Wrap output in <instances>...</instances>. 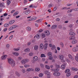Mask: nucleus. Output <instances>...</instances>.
<instances>
[{
  "label": "nucleus",
  "mask_w": 78,
  "mask_h": 78,
  "mask_svg": "<svg viewBox=\"0 0 78 78\" xmlns=\"http://www.w3.org/2000/svg\"><path fill=\"white\" fill-rule=\"evenodd\" d=\"M8 62L9 64H11L12 67H14L15 66V62L12 59H8Z\"/></svg>",
  "instance_id": "nucleus-1"
},
{
  "label": "nucleus",
  "mask_w": 78,
  "mask_h": 78,
  "mask_svg": "<svg viewBox=\"0 0 78 78\" xmlns=\"http://www.w3.org/2000/svg\"><path fill=\"white\" fill-rule=\"evenodd\" d=\"M29 60L28 59L26 58V59H24L22 60L21 63L22 64H25L27 62H28Z\"/></svg>",
  "instance_id": "nucleus-2"
},
{
  "label": "nucleus",
  "mask_w": 78,
  "mask_h": 78,
  "mask_svg": "<svg viewBox=\"0 0 78 78\" xmlns=\"http://www.w3.org/2000/svg\"><path fill=\"white\" fill-rule=\"evenodd\" d=\"M48 56H49V59L50 60H51L53 59V57H52V54L51 52H49L48 54Z\"/></svg>",
  "instance_id": "nucleus-3"
},
{
  "label": "nucleus",
  "mask_w": 78,
  "mask_h": 78,
  "mask_svg": "<svg viewBox=\"0 0 78 78\" xmlns=\"http://www.w3.org/2000/svg\"><path fill=\"white\" fill-rule=\"evenodd\" d=\"M72 44L75 45V44H77V43H78V40H77L76 39H73V40L72 41Z\"/></svg>",
  "instance_id": "nucleus-4"
},
{
  "label": "nucleus",
  "mask_w": 78,
  "mask_h": 78,
  "mask_svg": "<svg viewBox=\"0 0 78 78\" xmlns=\"http://www.w3.org/2000/svg\"><path fill=\"white\" fill-rule=\"evenodd\" d=\"M37 19V17H33L30 19H29L28 20V22H30V21H32L33 20H35L36 19Z\"/></svg>",
  "instance_id": "nucleus-5"
},
{
  "label": "nucleus",
  "mask_w": 78,
  "mask_h": 78,
  "mask_svg": "<svg viewBox=\"0 0 78 78\" xmlns=\"http://www.w3.org/2000/svg\"><path fill=\"white\" fill-rule=\"evenodd\" d=\"M72 51L73 52H76L78 51V48H76V47H75L73 48H72Z\"/></svg>",
  "instance_id": "nucleus-6"
},
{
  "label": "nucleus",
  "mask_w": 78,
  "mask_h": 78,
  "mask_svg": "<svg viewBox=\"0 0 78 78\" xmlns=\"http://www.w3.org/2000/svg\"><path fill=\"white\" fill-rule=\"evenodd\" d=\"M8 57V55H2L1 57V59L2 60H5V59H6V58Z\"/></svg>",
  "instance_id": "nucleus-7"
},
{
  "label": "nucleus",
  "mask_w": 78,
  "mask_h": 78,
  "mask_svg": "<svg viewBox=\"0 0 78 78\" xmlns=\"http://www.w3.org/2000/svg\"><path fill=\"white\" fill-rule=\"evenodd\" d=\"M53 75L55 76H60V73L58 72L54 73H53Z\"/></svg>",
  "instance_id": "nucleus-8"
},
{
  "label": "nucleus",
  "mask_w": 78,
  "mask_h": 78,
  "mask_svg": "<svg viewBox=\"0 0 78 78\" xmlns=\"http://www.w3.org/2000/svg\"><path fill=\"white\" fill-rule=\"evenodd\" d=\"M66 64L65 63H64L63 65H62L61 66V69H65L66 68Z\"/></svg>",
  "instance_id": "nucleus-9"
},
{
  "label": "nucleus",
  "mask_w": 78,
  "mask_h": 78,
  "mask_svg": "<svg viewBox=\"0 0 78 78\" xmlns=\"http://www.w3.org/2000/svg\"><path fill=\"white\" fill-rule=\"evenodd\" d=\"M68 56L70 60H71L72 61H73V57H72V55H68Z\"/></svg>",
  "instance_id": "nucleus-10"
},
{
  "label": "nucleus",
  "mask_w": 78,
  "mask_h": 78,
  "mask_svg": "<svg viewBox=\"0 0 78 78\" xmlns=\"http://www.w3.org/2000/svg\"><path fill=\"white\" fill-rule=\"evenodd\" d=\"M33 59L34 61H36L38 60V57L37 56H35L33 57Z\"/></svg>",
  "instance_id": "nucleus-11"
},
{
  "label": "nucleus",
  "mask_w": 78,
  "mask_h": 78,
  "mask_svg": "<svg viewBox=\"0 0 78 78\" xmlns=\"http://www.w3.org/2000/svg\"><path fill=\"white\" fill-rule=\"evenodd\" d=\"M44 32L47 36H49L50 35V32L48 30H46L44 31Z\"/></svg>",
  "instance_id": "nucleus-12"
},
{
  "label": "nucleus",
  "mask_w": 78,
  "mask_h": 78,
  "mask_svg": "<svg viewBox=\"0 0 78 78\" xmlns=\"http://www.w3.org/2000/svg\"><path fill=\"white\" fill-rule=\"evenodd\" d=\"M59 58L62 60H63L64 59V55H59Z\"/></svg>",
  "instance_id": "nucleus-13"
},
{
  "label": "nucleus",
  "mask_w": 78,
  "mask_h": 78,
  "mask_svg": "<svg viewBox=\"0 0 78 78\" xmlns=\"http://www.w3.org/2000/svg\"><path fill=\"white\" fill-rule=\"evenodd\" d=\"M76 38V37L74 36H70L69 38V40H73Z\"/></svg>",
  "instance_id": "nucleus-14"
},
{
  "label": "nucleus",
  "mask_w": 78,
  "mask_h": 78,
  "mask_svg": "<svg viewBox=\"0 0 78 78\" xmlns=\"http://www.w3.org/2000/svg\"><path fill=\"white\" fill-rule=\"evenodd\" d=\"M57 27V25H53L51 27V29L53 30V29H56Z\"/></svg>",
  "instance_id": "nucleus-15"
},
{
  "label": "nucleus",
  "mask_w": 78,
  "mask_h": 78,
  "mask_svg": "<svg viewBox=\"0 0 78 78\" xmlns=\"http://www.w3.org/2000/svg\"><path fill=\"white\" fill-rule=\"evenodd\" d=\"M27 30L28 31H31V28L30 27H28L27 28Z\"/></svg>",
  "instance_id": "nucleus-16"
},
{
  "label": "nucleus",
  "mask_w": 78,
  "mask_h": 78,
  "mask_svg": "<svg viewBox=\"0 0 78 78\" xmlns=\"http://www.w3.org/2000/svg\"><path fill=\"white\" fill-rule=\"evenodd\" d=\"M70 36H75V34L73 32H70L69 33Z\"/></svg>",
  "instance_id": "nucleus-17"
},
{
  "label": "nucleus",
  "mask_w": 78,
  "mask_h": 78,
  "mask_svg": "<svg viewBox=\"0 0 78 78\" xmlns=\"http://www.w3.org/2000/svg\"><path fill=\"white\" fill-rule=\"evenodd\" d=\"M27 72H30V71H34V69L32 68H28L27 69Z\"/></svg>",
  "instance_id": "nucleus-18"
},
{
  "label": "nucleus",
  "mask_w": 78,
  "mask_h": 78,
  "mask_svg": "<svg viewBox=\"0 0 78 78\" xmlns=\"http://www.w3.org/2000/svg\"><path fill=\"white\" fill-rule=\"evenodd\" d=\"M30 13V9H28L25 11V14H29Z\"/></svg>",
  "instance_id": "nucleus-19"
},
{
  "label": "nucleus",
  "mask_w": 78,
  "mask_h": 78,
  "mask_svg": "<svg viewBox=\"0 0 78 78\" xmlns=\"http://www.w3.org/2000/svg\"><path fill=\"white\" fill-rule=\"evenodd\" d=\"M71 70H73V71H77V70H78V69L77 68H75L74 67H72L71 68Z\"/></svg>",
  "instance_id": "nucleus-20"
},
{
  "label": "nucleus",
  "mask_w": 78,
  "mask_h": 78,
  "mask_svg": "<svg viewBox=\"0 0 78 78\" xmlns=\"http://www.w3.org/2000/svg\"><path fill=\"white\" fill-rule=\"evenodd\" d=\"M15 22V21H14V20H11L9 22V24H12V23H14Z\"/></svg>",
  "instance_id": "nucleus-21"
},
{
  "label": "nucleus",
  "mask_w": 78,
  "mask_h": 78,
  "mask_svg": "<svg viewBox=\"0 0 78 78\" xmlns=\"http://www.w3.org/2000/svg\"><path fill=\"white\" fill-rule=\"evenodd\" d=\"M45 73L46 75H50V72H48V71H45Z\"/></svg>",
  "instance_id": "nucleus-22"
},
{
  "label": "nucleus",
  "mask_w": 78,
  "mask_h": 78,
  "mask_svg": "<svg viewBox=\"0 0 78 78\" xmlns=\"http://www.w3.org/2000/svg\"><path fill=\"white\" fill-rule=\"evenodd\" d=\"M12 54L13 55H15V56H19V53L17 52H13Z\"/></svg>",
  "instance_id": "nucleus-23"
},
{
  "label": "nucleus",
  "mask_w": 78,
  "mask_h": 78,
  "mask_svg": "<svg viewBox=\"0 0 78 78\" xmlns=\"http://www.w3.org/2000/svg\"><path fill=\"white\" fill-rule=\"evenodd\" d=\"M44 47V45L42 44H40V48H41V49L43 48Z\"/></svg>",
  "instance_id": "nucleus-24"
},
{
  "label": "nucleus",
  "mask_w": 78,
  "mask_h": 78,
  "mask_svg": "<svg viewBox=\"0 0 78 78\" xmlns=\"http://www.w3.org/2000/svg\"><path fill=\"white\" fill-rule=\"evenodd\" d=\"M10 3H11V1H10L9 0H7V4L8 5H10Z\"/></svg>",
  "instance_id": "nucleus-25"
},
{
  "label": "nucleus",
  "mask_w": 78,
  "mask_h": 78,
  "mask_svg": "<svg viewBox=\"0 0 78 78\" xmlns=\"http://www.w3.org/2000/svg\"><path fill=\"white\" fill-rule=\"evenodd\" d=\"M24 51L25 52H29V51H30V49L28 48H27V49H26Z\"/></svg>",
  "instance_id": "nucleus-26"
},
{
  "label": "nucleus",
  "mask_w": 78,
  "mask_h": 78,
  "mask_svg": "<svg viewBox=\"0 0 78 78\" xmlns=\"http://www.w3.org/2000/svg\"><path fill=\"white\" fill-rule=\"evenodd\" d=\"M41 58H45V55L44 54H41Z\"/></svg>",
  "instance_id": "nucleus-27"
},
{
  "label": "nucleus",
  "mask_w": 78,
  "mask_h": 78,
  "mask_svg": "<svg viewBox=\"0 0 78 78\" xmlns=\"http://www.w3.org/2000/svg\"><path fill=\"white\" fill-rule=\"evenodd\" d=\"M34 49L35 50H37L38 49V46L37 45L35 46L34 47Z\"/></svg>",
  "instance_id": "nucleus-28"
},
{
  "label": "nucleus",
  "mask_w": 78,
  "mask_h": 78,
  "mask_svg": "<svg viewBox=\"0 0 78 78\" xmlns=\"http://www.w3.org/2000/svg\"><path fill=\"white\" fill-rule=\"evenodd\" d=\"M54 72H57L59 71V69L58 68H56L54 69Z\"/></svg>",
  "instance_id": "nucleus-29"
},
{
  "label": "nucleus",
  "mask_w": 78,
  "mask_h": 78,
  "mask_svg": "<svg viewBox=\"0 0 78 78\" xmlns=\"http://www.w3.org/2000/svg\"><path fill=\"white\" fill-rule=\"evenodd\" d=\"M72 11H78V8H77L75 9H72Z\"/></svg>",
  "instance_id": "nucleus-30"
},
{
  "label": "nucleus",
  "mask_w": 78,
  "mask_h": 78,
  "mask_svg": "<svg viewBox=\"0 0 78 78\" xmlns=\"http://www.w3.org/2000/svg\"><path fill=\"white\" fill-rule=\"evenodd\" d=\"M19 13V12H15L13 14V16H16L17 14H18V13Z\"/></svg>",
  "instance_id": "nucleus-31"
},
{
  "label": "nucleus",
  "mask_w": 78,
  "mask_h": 78,
  "mask_svg": "<svg viewBox=\"0 0 78 78\" xmlns=\"http://www.w3.org/2000/svg\"><path fill=\"white\" fill-rule=\"evenodd\" d=\"M12 28L13 29H14V28H16V27H17V26L16 25H14L12 26Z\"/></svg>",
  "instance_id": "nucleus-32"
},
{
  "label": "nucleus",
  "mask_w": 78,
  "mask_h": 78,
  "mask_svg": "<svg viewBox=\"0 0 78 78\" xmlns=\"http://www.w3.org/2000/svg\"><path fill=\"white\" fill-rule=\"evenodd\" d=\"M22 59V57H19L18 58V60H19V61H20Z\"/></svg>",
  "instance_id": "nucleus-33"
},
{
  "label": "nucleus",
  "mask_w": 78,
  "mask_h": 78,
  "mask_svg": "<svg viewBox=\"0 0 78 78\" xmlns=\"http://www.w3.org/2000/svg\"><path fill=\"white\" fill-rule=\"evenodd\" d=\"M35 70L37 72H39L40 70V69L37 68L35 69Z\"/></svg>",
  "instance_id": "nucleus-34"
},
{
  "label": "nucleus",
  "mask_w": 78,
  "mask_h": 78,
  "mask_svg": "<svg viewBox=\"0 0 78 78\" xmlns=\"http://www.w3.org/2000/svg\"><path fill=\"white\" fill-rule=\"evenodd\" d=\"M16 75H17V76H20V74L17 72H16Z\"/></svg>",
  "instance_id": "nucleus-35"
},
{
  "label": "nucleus",
  "mask_w": 78,
  "mask_h": 78,
  "mask_svg": "<svg viewBox=\"0 0 78 78\" xmlns=\"http://www.w3.org/2000/svg\"><path fill=\"white\" fill-rule=\"evenodd\" d=\"M53 5H54L52 4H50L48 5V7L49 8H51V6H53Z\"/></svg>",
  "instance_id": "nucleus-36"
},
{
  "label": "nucleus",
  "mask_w": 78,
  "mask_h": 78,
  "mask_svg": "<svg viewBox=\"0 0 78 78\" xmlns=\"http://www.w3.org/2000/svg\"><path fill=\"white\" fill-rule=\"evenodd\" d=\"M70 73H68L67 74H66V76H67V77H69V76H70Z\"/></svg>",
  "instance_id": "nucleus-37"
},
{
  "label": "nucleus",
  "mask_w": 78,
  "mask_h": 78,
  "mask_svg": "<svg viewBox=\"0 0 78 78\" xmlns=\"http://www.w3.org/2000/svg\"><path fill=\"white\" fill-rule=\"evenodd\" d=\"M8 26H9V24L6 23L4 25V27H8Z\"/></svg>",
  "instance_id": "nucleus-38"
},
{
  "label": "nucleus",
  "mask_w": 78,
  "mask_h": 78,
  "mask_svg": "<svg viewBox=\"0 0 78 78\" xmlns=\"http://www.w3.org/2000/svg\"><path fill=\"white\" fill-rule=\"evenodd\" d=\"M56 48V47H55V45H54L52 46V47L51 48L52 50H54V49Z\"/></svg>",
  "instance_id": "nucleus-39"
},
{
  "label": "nucleus",
  "mask_w": 78,
  "mask_h": 78,
  "mask_svg": "<svg viewBox=\"0 0 78 78\" xmlns=\"http://www.w3.org/2000/svg\"><path fill=\"white\" fill-rule=\"evenodd\" d=\"M13 28H12V26L10 27L9 29V31H11L12 30H13Z\"/></svg>",
  "instance_id": "nucleus-40"
},
{
  "label": "nucleus",
  "mask_w": 78,
  "mask_h": 78,
  "mask_svg": "<svg viewBox=\"0 0 78 78\" xmlns=\"http://www.w3.org/2000/svg\"><path fill=\"white\" fill-rule=\"evenodd\" d=\"M36 37L37 39H39V34H37L36 35Z\"/></svg>",
  "instance_id": "nucleus-41"
},
{
  "label": "nucleus",
  "mask_w": 78,
  "mask_h": 78,
  "mask_svg": "<svg viewBox=\"0 0 78 78\" xmlns=\"http://www.w3.org/2000/svg\"><path fill=\"white\" fill-rule=\"evenodd\" d=\"M41 36L42 37H45V35L44 33H42L41 34Z\"/></svg>",
  "instance_id": "nucleus-42"
},
{
  "label": "nucleus",
  "mask_w": 78,
  "mask_h": 78,
  "mask_svg": "<svg viewBox=\"0 0 78 78\" xmlns=\"http://www.w3.org/2000/svg\"><path fill=\"white\" fill-rule=\"evenodd\" d=\"M24 67L26 68H27V67H30V65H24Z\"/></svg>",
  "instance_id": "nucleus-43"
},
{
  "label": "nucleus",
  "mask_w": 78,
  "mask_h": 78,
  "mask_svg": "<svg viewBox=\"0 0 78 78\" xmlns=\"http://www.w3.org/2000/svg\"><path fill=\"white\" fill-rule=\"evenodd\" d=\"M69 71H70V69H67L65 70V73H67V72H69Z\"/></svg>",
  "instance_id": "nucleus-44"
},
{
  "label": "nucleus",
  "mask_w": 78,
  "mask_h": 78,
  "mask_svg": "<svg viewBox=\"0 0 78 78\" xmlns=\"http://www.w3.org/2000/svg\"><path fill=\"white\" fill-rule=\"evenodd\" d=\"M19 50H20V49L19 48L13 49V50H14V51H19Z\"/></svg>",
  "instance_id": "nucleus-45"
},
{
  "label": "nucleus",
  "mask_w": 78,
  "mask_h": 78,
  "mask_svg": "<svg viewBox=\"0 0 78 78\" xmlns=\"http://www.w3.org/2000/svg\"><path fill=\"white\" fill-rule=\"evenodd\" d=\"M75 59L76 61H77V62H78V56H75Z\"/></svg>",
  "instance_id": "nucleus-46"
},
{
  "label": "nucleus",
  "mask_w": 78,
  "mask_h": 78,
  "mask_svg": "<svg viewBox=\"0 0 78 78\" xmlns=\"http://www.w3.org/2000/svg\"><path fill=\"white\" fill-rule=\"evenodd\" d=\"M43 75H44V74L41 73L39 74V76H40V77H42Z\"/></svg>",
  "instance_id": "nucleus-47"
},
{
  "label": "nucleus",
  "mask_w": 78,
  "mask_h": 78,
  "mask_svg": "<svg viewBox=\"0 0 78 78\" xmlns=\"http://www.w3.org/2000/svg\"><path fill=\"white\" fill-rule=\"evenodd\" d=\"M45 67L47 69H50V67L48 65H46Z\"/></svg>",
  "instance_id": "nucleus-48"
},
{
  "label": "nucleus",
  "mask_w": 78,
  "mask_h": 78,
  "mask_svg": "<svg viewBox=\"0 0 78 78\" xmlns=\"http://www.w3.org/2000/svg\"><path fill=\"white\" fill-rule=\"evenodd\" d=\"M12 37H13V35H11V36L9 37V39L11 40V39H12Z\"/></svg>",
  "instance_id": "nucleus-49"
},
{
  "label": "nucleus",
  "mask_w": 78,
  "mask_h": 78,
  "mask_svg": "<svg viewBox=\"0 0 78 78\" xmlns=\"http://www.w3.org/2000/svg\"><path fill=\"white\" fill-rule=\"evenodd\" d=\"M56 67L57 69H59V68H60V66H59V65H56Z\"/></svg>",
  "instance_id": "nucleus-50"
},
{
  "label": "nucleus",
  "mask_w": 78,
  "mask_h": 78,
  "mask_svg": "<svg viewBox=\"0 0 78 78\" xmlns=\"http://www.w3.org/2000/svg\"><path fill=\"white\" fill-rule=\"evenodd\" d=\"M29 55L30 56H31L33 55V53L32 52H30L29 53Z\"/></svg>",
  "instance_id": "nucleus-51"
},
{
  "label": "nucleus",
  "mask_w": 78,
  "mask_h": 78,
  "mask_svg": "<svg viewBox=\"0 0 78 78\" xmlns=\"http://www.w3.org/2000/svg\"><path fill=\"white\" fill-rule=\"evenodd\" d=\"M60 44L61 45L62 47H64V44H63V43L62 42L60 43Z\"/></svg>",
  "instance_id": "nucleus-52"
},
{
  "label": "nucleus",
  "mask_w": 78,
  "mask_h": 78,
  "mask_svg": "<svg viewBox=\"0 0 78 78\" xmlns=\"http://www.w3.org/2000/svg\"><path fill=\"white\" fill-rule=\"evenodd\" d=\"M72 9L71 10H69L67 11V12H72Z\"/></svg>",
  "instance_id": "nucleus-53"
},
{
  "label": "nucleus",
  "mask_w": 78,
  "mask_h": 78,
  "mask_svg": "<svg viewBox=\"0 0 78 78\" xmlns=\"http://www.w3.org/2000/svg\"><path fill=\"white\" fill-rule=\"evenodd\" d=\"M6 47H7V48H9V44H7L6 45Z\"/></svg>",
  "instance_id": "nucleus-54"
},
{
  "label": "nucleus",
  "mask_w": 78,
  "mask_h": 78,
  "mask_svg": "<svg viewBox=\"0 0 78 78\" xmlns=\"http://www.w3.org/2000/svg\"><path fill=\"white\" fill-rule=\"evenodd\" d=\"M62 9H67L66 7H63L62 8Z\"/></svg>",
  "instance_id": "nucleus-55"
},
{
  "label": "nucleus",
  "mask_w": 78,
  "mask_h": 78,
  "mask_svg": "<svg viewBox=\"0 0 78 78\" xmlns=\"http://www.w3.org/2000/svg\"><path fill=\"white\" fill-rule=\"evenodd\" d=\"M7 30H8V29L7 28H5L4 30V32H6V31H7Z\"/></svg>",
  "instance_id": "nucleus-56"
},
{
  "label": "nucleus",
  "mask_w": 78,
  "mask_h": 78,
  "mask_svg": "<svg viewBox=\"0 0 78 78\" xmlns=\"http://www.w3.org/2000/svg\"><path fill=\"white\" fill-rule=\"evenodd\" d=\"M41 20L40 19L39 20L37 21H36V22H37V23H39V22H41Z\"/></svg>",
  "instance_id": "nucleus-57"
},
{
  "label": "nucleus",
  "mask_w": 78,
  "mask_h": 78,
  "mask_svg": "<svg viewBox=\"0 0 78 78\" xmlns=\"http://www.w3.org/2000/svg\"><path fill=\"white\" fill-rule=\"evenodd\" d=\"M22 72L24 73H25V70L24 69H23L22 70Z\"/></svg>",
  "instance_id": "nucleus-58"
},
{
  "label": "nucleus",
  "mask_w": 78,
  "mask_h": 78,
  "mask_svg": "<svg viewBox=\"0 0 78 78\" xmlns=\"http://www.w3.org/2000/svg\"><path fill=\"white\" fill-rule=\"evenodd\" d=\"M27 2V0H24V4H26V3Z\"/></svg>",
  "instance_id": "nucleus-59"
},
{
  "label": "nucleus",
  "mask_w": 78,
  "mask_h": 78,
  "mask_svg": "<svg viewBox=\"0 0 78 78\" xmlns=\"http://www.w3.org/2000/svg\"><path fill=\"white\" fill-rule=\"evenodd\" d=\"M4 6V5L3 4H2V3L0 5V7H3Z\"/></svg>",
  "instance_id": "nucleus-60"
},
{
  "label": "nucleus",
  "mask_w": 78,
  "mask_h": 78,
  "mask_svg": "<svg viewBox=\"0 0 78 78\" xmlns=\"http://www.w3.org/2000/svg\"><path fill=\"white\" fill-rule=\"evenodd\" d=\"M57 9V8H56V7H54V9H53L54 11H56V10Z\"/></svg>",
  "instance_id": "nucleus-61"
},
{
  "label": "nucleus",
  "mask_w": 78,
  "mask_h": 78,
  "mask_svg": "<svg viewBox=\"0 0 78 78\" xmlns=\"http://www.w3.org/2000/svg\"><path fill=\"white\" fill-rule=\"evenodd\" d=\"M56 21H59V20H60V19H59V18H57L56 19Z\"/></svg>",
  "instance_id": "nucleus-62"
},
{
  "label": "nucleus",
  "mask_w": 78,
  "mask_h": 78,
  "mask_svg": "<svg viewBox=\"0 0 78 78\" xmlns=\"http://www.w3.org/2000/svg\"><path fill=\"white\" fill-rule=\"evenodd\" d=\"M66 61H67V62H70V60H69V59H66Z\"/></svg>",
  "instance_id": "nucleus-63"
},
{
  "label": "nucleus",
  "mask_w": 78,
  "mask_h": 78,
  "mask_svg": "<svg viewBox=\"0 0 78 78\" xmlns=\"http://www.w3.org/2000/svg\"><path fill=\"white\" fill-rule=\"evenodd\" d=\"M12 76H8V78H12Z\"/></svg>",
  "instance_id": "nucleus-64"
}]
</instances>
